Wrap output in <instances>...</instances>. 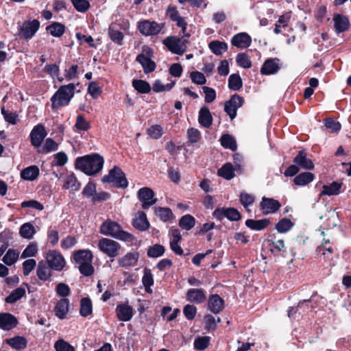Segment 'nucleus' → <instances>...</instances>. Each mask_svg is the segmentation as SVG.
I'll list each match as a JSON object with an SVG mask.
<instances>
[{"label":"nucleus","instance_id":"34","mask_svg":"<svg viewBox=\"0 0 351 351\" xmlns=\"http://www.w3.org/2000/svg\"><path fill=\"white\" fill-rule=\"evenodd\" d=\"M217 174L227 180L232 179L235 176L234 165L230 162L225 163L218 169Z\"/></svg>","mask_w":351,"mask_h":351},{"label":"nucleus","instance_id":"57","mask_svg":"<svg viewBox=\"0 0 351 351\" xmlns=\"http://www.w3.org/2000/svg\"><path fill=\"white\" fill-rule=\"evenodd\" d=\"M239 199L243 206L248 210V207L252 206L255 200L254 195L245 192H241L239 195Z\"/></svg>","mask_w":351,"mask_h":351},{"label":"nucleus","instance_id":"20","mask_svg":"<svg viewBox=\"0 0 351 351\" xmlns=\"http://www.w3.org/2000/svg\"><path fill=\"white\" fill-rule=\"evenodd\" d=\"M232 45L240 49L249 47L252 44V38L245 32L235 34L231 39Z\"/></svg>","mask_w":351,"mask_h":351},{"label":"nucleus","instance_id":"23","mask_svg":"<svg viewBox=\"0 0 351 351\" xmlns=\"http://www.w3.org/2000/svg\"><path fill=\"white\" fill-rule=\"evenodd\" d=\"M73 259L75 263L80 266L87 263H92L93 255L89 250H79L74 253Z\"/></svg>","mask_w":351,"mask_h":351},{"label":"nucleus","instance_id":"48","mask_svg":"<svg viewBox=\"0 0 351 351\" xmlns=\"http://www.w3.org/2000/svg\"><path fill=\"white\" fill-rule=\"evenodd\" d=\"M19 233L23 238L30 239L36 233L35 228L32 223H25L21 226Z\"/></svg>","mask_w":351,"mask_h":351},{"label":"nucleus","instance_id":"2","mask_svg":"<svg viewBox=\"0 0 351 351\" xmlns=\"http://www.w3.org/2000/svg\"><path fill=\"white\" fill-rule=\"evenodd\" d=\"M75 85L73 83L60 86L51 97L52 109L58 110L62 106H68L75 95Z\"/></svg>","mask_w":351,"mask_h":351},{"label":"nucleus","instance_id":"28","mask_svg":"<svg viewBox=\"0 0 351 351\" xmlns=\"http://www.w3.org/2000/svg\"><path fill=\"white\" fill-rule=\"evenodd\" d=\"M139 258V253L137 252H128L118 260L121 267L134 266Z\"/></svg>","mask_w":351,"mask_h":351},{"label":"nucleus","instance_id":"18","mask_svg":"<svg viewBox=\"0 0 351 351\" xmlns=\"http://www.w3.org/2000/svg\"><path fill=\"white\" fill-rule=\"evenodd\" d=\"M293 162L303 169L312 170L314 169V164L313 161L307 157V153L305 149L298 152L296 156L293 158Z\"/></svg>","mask_w":351,"mask_h":351},{"label":"nucleus","instance_id":"58","mask_svg":"<svg viewBox=\"0 0 351 351\" xmlns=\"http://www.w3.org/2000/svg\"><path fill=\"white\" fill-rule=\"evenodd\" d=\"M71 3L75 9L82 13L86 12L90 7L88 0H71Z\"/></svg>","mask_w":351,"mask_h":351},{"label":"nucleus","instance_id":"4","mask_svg":"<svg viewBox=\"0 0 351 351\" xmlns=\"http://www.w3.org/2000/svg\"><path fill=\"white\" fill-rule=\"evenodd\" d=\"M101 180L103 182L112 183V185L117 188L125 189L128 185L125 174L122 169L117 166H114L110 169L108 174L105 175Z\"/></svg>","mask_w":351,"mask_h":351},{"label":"nucleus","instance_id":"5","mask_svg":"<svg viewBox=\"0 0 351 351\" xmlns=\"http://www.w3.org/2000/svg\"><path fill=\"white\" fill-rule=\"evenodd\" d=\"M153 55V49L147 45H143L141 53L138 54L136 58V61L141 64L144 73L146 74L150 73L156 69V64L152 60Z\"/></svg>","mask_w":351,"mask_h":351},{"label":"nucleus","instance_id":"15","mask_svg":"<svg viewBox=\"0 0 351 351\" xmlns=\"http://www.w3.org/2000/svg\"><path fill=\"white\" fill-rule=\"evenodd\" d=\"M46 136L47 132L42 124L34 126L29 135L32 145L36 147H40Z\"/></svg>","mask_w":351,"mask_h":351},{"label":"nucleus","instance_id":"61","mask_svg":"<svg viewBox=\"0 0 351 351\" xmlns=\"http://www.w3.org/2000/svg\"><path fill=\"white\" fill-rule=\"evenodd\" d=\"M56 351H75V348L64 339H58L54 344Z\"/></svg>","mask_w":351,"mask_h":351},{"label":"nucleus","instance_id":"46","mask_svg":"<svg viewBox=\"0 0 351 351\" xmlns=\"http://www.w3.org/2000/svg\"><path fill=\"white\" fill-rule=\"evenodd\" d=\"M108 34L113 43L117 44L118 45H121L123 44L124 35L121 31L115 29L112 26H109Z\"/></svg>","mask_w":351,"mask_h":351},{"label":"nucleus","instance_id":"14","mask_svg":"<svg viewBox=\"0 0 351 351\" xmlns=\"http://www.w3.org/2000/svg\"><path fill=\"white\" fill-rule=\"evenodd\" d=\"M280 207V202L271 197H263L260 202V208L265 215L275 213Z\"/></svg>","mask_w":351,"mask_h":351},{"label":"nucleus","instance_id":"35","mask_svg":"<svg viewBox=\"0 0 351 351\" xmlns=\"http://www.w3.org/2000/svg\"><path fill=\"white\" fill-rule=\"evenodd\" d=\"M166 15L173 22L176 23L177 26L184 25L185 19L181 16L175 6L169 5L166 10Z\"/></svg>","mask_w":351,"mask_h":351},{"label":"nucleus","instance_id":"1","mask_svg":"<svg viewBox=\"0 0 351 351\" xmlns=\"http://www.w3.org/2000/svg\"><path fill=\"white\" fill-rule=\"evenodd\" d=\"M104 162V158L99 154H91L77 157L75 167L88 176H93L101 171Z\"/></svg>","mask_w":351,"mask_h":351},{"label":"nucleus","instance_id":"49","mask_svg":"<svg viewBox=\"0 0 351 351\" xmlns=\"http://www.w3.org/2000/svg\"><path fill=\"white\" fill-rule=\"evenodd\" d=\"M220 141L221 146L226 149H230L232 151H235L237 148L234 138L228 134L222 135Z\"/></svg>","mask_w":351,"mask_h":351},{"label":"nucleus","instance_id":"19","mask_svg":"<svg viewBox=\"0 0 351 351\" xmlns=\"http://www.w3.org/2000/svg\"><path fill=\"white\" fill-rule=\"evenodd\" d=\"M115 312L119 321L128 322L133 316V308L128 302L118 304Z\"/></svg>","mask_w":351,"mask_h":351},{"label":"nucleus","instance_id":"31","mask_svg":"<svg viewBox=\"0 0 351 351\" xmlns=\"http://www.w3.org/2000/svg\"><path fill=\"white\" fill-rule=\"evenodd\" d=\"M46 30L49 32L52 36L60 38L64 34L66 27L63 23L53 21L46 27Z\"/></svg>","mask_w":351,"mask_h":351},{"label":"nucleus","instance_id":"33","mask_svg":"<svg viewBox=\"0 0 351 351\" xmlns=\"http://www.w3.org/2000/svg\"><path fill=\"white\" fill-rule=\"evenodd\" d=\"M39 175V169L36 165H32L25 168L21 172V177L25 180L33 181L36 180Z\"/></svg>","mask_w":351,"mask_h":351},{"label":"nucleus","instance_id":"38","mask_svg":"<svg viewBox=\"0 0 351 351\" xmlns=\"http://www.w3.org/2000/svg\"><path fill=\"white\" fill-rule=\"evenodd\" d=\"M132 225L140 231H145L148 229L149 223L147 219L145 213L144 212L139 213L138 217L133 220Z\"/></svg>","mask_w":351,"mask_h":351},{"label":"nucleus","instance_id":"16","mask_svg":"<svg viewBox=\"0 0 351 351\" xmlns=\"http://www.w3.org/2000/svg\"><path fill=\"white\" fill-rule=\"evenodd\" d=\"M19 324L17 318L10 313H0V328L9 331L15 327Z\"/></svg>","mask_w":351,"mask_h":351},{"label":"nucleus","instance_id":"24","mask_svg":"<svg viewBox=\"0 0 351 351\" xmlns=\"http://www.w3.org/2000/svg\"><path fill=\"white\" fill-rule=\"evenodd\" d=\"M334 27L337 34L347 31L350 26V22L347 16L342 14H337L333 18Z\"/></svg>","mask_w":351,"mask_h":351},{"label":"nucleus","instance_id":"13","mask_svg":"<svg viewBox=\"0 0 351 351\" xmlns=\"http://www.w3.org/2000/svg\"><path fill=\"white\" fill-rule=\"evenodd\" d=\"M154 191L148 187H143L138 191V197L142 202V208L145 210L155 204L157 199L154 198Z\"/></svg>","mask_w":351,"mask_h":351},{"label":"nucleus","instance_id":"50","mask_svg":"<svg viewBox=\"0 0 351 351\" xmlns=\"http://www.w3.org/2000/svg\"><path fill=\"white\" fill-rule=\"evenodd\" d=\"M19 252L13 249H9L2 258L3 262L8 266L14 264L19 258Z\"/></svg>","mask_w":351,"mask_h":351},{"label":"nucleus","instance_id":"60","mask_svg":"<svg viewBox=\"0 0 351 351\" xmlns=\"http://www.w3.org/2000/svg\"><path fill=\"white\" fill-rule=\"evenodd\" d=\"M38 252L37 244L36 243H29L23 250L21 254L22 258L35 256Z\"/></svg>","mask_w":351,"mask_h":351},{"label":"nucleus","instance_id":"30","mask_svg":"<svg viewBox=\"0 0 351 351\" xmlns=\"http://www.w3.org/2000/svg\"><path fill=\"white\" fill-rule=\"evenodd\" d=\"M49 265H47V263L40 261L38 263L36 269V275L39 280L45 282L49 280L51 276V273L49 269Z\"/></svg>","mask_w":351,"mask_h":351},{"label":"nucleus","instance_id":"10","mask_svg":"<svg viewBox=\"0 0 351 351\" xmlns=\"http://www.w3.org/2000/svg\"><path fill=\"white\" fill-rule=\"evenodd\" d=\"M164 23L143 20L138 22V29L144 36H153L159 34L164 27Z\"/></svg>","mask_w":351,"mask_h":351},{"label":"nucleus","instance_id":"53","mask_svg":"<svg viewBox=\"0 0 351 351\" xmlns=\"http://www.w3.org/2000/svg\"><path fill=\"white\" fill-rule=\"evenodd\" d=\"M165 248L160 244H155L147 250V256L150 258H158L165 254Z\"/></svg>","mask_w":351,"mask_h":351},{"label":"nucleus","instance_id":"47","mask_svg":"<svg viewBox=\"0 0 351 351\" xmlns=\"http://www.w3.org/2000/svg\"><path fill=\"white\" fill-rule=\"evenodd\" d=\"M80 185L75 174L71 173L66 177L63 187L66 189H71L73 191H78Z\"/></svg>","mask_w":351,"mask_h":351},{"label":"nucleus","instance_id":"26","mask_svg":"<svg viewBox=\"0 0 351 351\" xmlns=\"http://www.w3.org/2000/svg\"><path fill=\"white\" fill-rule=\"evenodd\" d=\"M69 308V300L67 298H62L58 301L54 307V312L56 317L60 319L66 317Z\"/></svg>","mask_w":351,"mask_h":351},{"label":"nucleus","instance_id":"41","mask_svg":"<svg viewBox=\"0 0 351 351\" xmlns=\"http://www.w3.org/2000/svg\"><path fill=\"white\" fill-rule=\"evenodd\" d=\"M243 82L239 73H233L228 78V88L232 90H239L242 88Z\"/></svg>","mask_w":351,"mask_h":351},{"label":"nucleus","instance_id":"6","mask_svg":"<svg viewBox=\"0 0 351 351\" xmlns=\"http://www.w3.org/2000/svg\"><path fill=\"white\" fill-rule=\"evenodd\" d=\"M40 25L37 19L25 21L18 29L20 38L25 40L32 39L39 29Z\"/></svg>","mask_w":351,"mask_h":351},{"label":"nucleus","instance_id":"42","mask_svg":"<svg viewBox=\"0 0 351 351\" xmlns=\"http://www.w3.org/2000/svg\"><path fill=\"white\" fill-rule=\"evenodd\" d=\"M195 219L192 215L187 214L182 216L179 220V226L182 229L190 230L195 225Z\"/></svg>","mask_w":351,"mask_h":351},{"label":"nucleus","instance_id":"29","mask_svg":"<svg viewBox=\"0 0 351 351\" xmlns=\"http://www.w3.org/2000/svg\"><path fill=\"white\" fill-rule=\"evenodd\" d=\"M342 184H343L342 182H339L335 181V182H332L329 185H324L322 187L323 189H322V192L320 193L319 196H322V195L331 196V195H337L339 194Z\"/></svg>","mask_w":351,"mask_h":351},{"label":"nucleus","instance_id":"9","mask_svg":"<svg viewBox=\"0 0 351 351\" xmlns=\"http://www.w3.org/2000/svg\"><path fill=\"white\" fill-rule=\"evenodd\" d=\"M213 216L217 220L221 221L224 217L232 221H238L241 219V215L234 208H217L213 213Z\"/></svg>","mask_w":351,"mask_h":351},{"label":"nucleus","instance_id":"64","mask_svg":"<svg viewBox=\"0 0 351 351\" xmlns=\"http://www.w3.org/2000/svg\"><path fill=\"white\" fill-rule=\"evenodd\" d=\"M88 92L93 98L97 99L101 94V88L96 82H91L88 87Z\"/></svg>","mask_w":351,"mask_h":351},{"label":"nucleus","instance_id":"59","mask_svg":"<svg viewBox=\"0 0 351 351\" xmlns=\"http://www.w3.org/2000/svg\"><path fill=\"white\" fill-rule=\"evenodd\" d=\"M209 342L210 337L207 336L196 338L194 341V348L197 350H204L208 348Z\"/></svg>","mask_w":351,"mask_h":351},{"label":"nucleus","instance_id":"17","mask_svg":"<svg viewBox=\"0 0 351 351\" xmlns=\"http://www.w3.org/2000/svg\"><path fill=\"white\" fill-rule=\"evenodd\" d=\"M280 69V59L278 58L267 59L261 69L262 75H274Z\"/></svg>","mask_w":351,"mask_h":351},{"label":"nucleus","instance_id":"54","mask_svg":"<svg viewBox=\"0 0 351 351\" xmlns=\"http://www.w3.org/2000/svg\"><path fill=\"white\" fill-rule=\"evenodd\" d=\"M156 215L163 221H168L173 217V213L169 208L158 207L155 210Z\"/></svg>","mask_w":351,"mask_h":351},{"label":"nucleus","instance_id":"7","mask_svg":"<svg viewBox=\"0 0 351 351\" xmlns=\"http://www.w3.org/2000/svg\"><path fill=\"white\" fill-rule=\"evenodd\" d=\"M187 43L186 39L175 36H169L163 40L164 45L171 53L180 56L185 52Z\"/></svg>","mask_w":351,"mask_h":351},{"label":"nucleus","instance_id":"44","mask_svg":"<svg viewBox=\"0 0 351 351\" xmlns=\"http://www.w3.org/2000/svg\"><path fill=\"white\" fill-rule=\"evenodd\" d=\"M324 126L329 133H338L341 129V125L333 118L328 117L324 119Z\"/></svg>","mask_w":351,"mask_h":351},{"label":"nucleus","instance_id":"43","mask_svg":"<svg viewBox=\"0 0 351 351\" xmlns=\"http://www.w3.org/2000/svg\"><path fill=\"white\" fill-rule=\"evenodd\" d=\"M294 226V223L288 218H282L276 224V229L279 233L289 232Z\"/></svg>","mask_w":351,"mask_h":351},{"label":"nucleus","instance_id":"55","mask_svg":"<svg viewBox=\"0 0 351 351\" xmlns=\"http://www.w3.org/2000/svg\"><path fill=\"white\" fill-rule=\"evenodd\" d=\"M58 144L52 138H47L44 142V144L41 148V152L43 154H48L51 152L58 150Z\"/></svg>","mask_w":351,"mask_h":351},{"label":"nucleus","instance_id":"12","mask_svg":"<svg viewBox=\"0 0 351 351\" xmlns=\"http://www.w3.org/2000/svg\"><path fill=\"white\" fill-rule=\"evenodd\" d=\"M49 267L55 271H62L66 265L63 256L56 250H50L46 256Z\"/></svg>","mask_w":351,"mask_h":351},{"label":"nucleus","instance_id":"62","mask_svg":"<svg viewBox=\"0 0 351 351\" xmlns=\"http://www.w3.org/2000/svg\"><path fill=\"white\" fill-rule=\"evenodd\" d=\"M192 82L197 85H204L206 83V79L204 73L195 71H192L190 74Z\"/></svg>","mask_w":351,"mask_h":351},{"label":"nucleus","instance_id":"45","mask_svg":"<svg viewBox=\"0 0 351 351\" xmlns=\"http://www.w3.org/2000/svg\"><path fill=\"white\" fill-rule=\"evenodd\" d=\"M25 295L24 288L19 287L13 290L11 293L5 299L6 303L13 304L21 299Z\"/></svg>","mask_w":351,"mask_h":351},{"label":"nucleus","instance_id":"51","mask_svg":"<svg viewBox=\"0 0 351 351\" xmlns=\"http://www.w3.org/2000/svg\"><path fill=\"white\" fill-rule=\"evenodd\" d=\"M1 112L3 116L5 121L10 124L16 125L19 121V115L16 112H12L5 109V107L3 106L1 108Z\"/></svg>","mask_w":351,"mask_h":351},{"label":"nucleus","instance_id":"32","mask_svg":"<svg viewBox=\"0 0 351 351\" xmlns=\"http://www.w3.org/2000/svg\"><path fill=\"white\" fill-rule=\"evenodd\" d=\"M5 341L11 348L17 350L25 349L27 345V339L21 336H16L12 338L7 339Z\"/></svg>","mask_w":351,"mask_h":351},{"label":"nucleus","instance_id":"11","mask_svg":"<svg viewBox=\"0 0 351 351\" xmlns=\"http://www.w3.org/2000/svg\"><path fill=\"white\" fill-rule=\"evenodd\" d=\"M243 102L244 99L236 93L225 102L224 111L229 115L231 120L236 117L237 110L243 106Z\"/></svg>","mask_w":351,"mask_h":351},{"label":"nucleus","instance_id":"25","mask_svg":"<svg viewBox=\"0 0 351 351\" xmlns=\"http://www.w3.org/2000/svg\"><path fill=\"white\" fill-rule=\"evenodd\" d=\"M198 121L202 126L206 128H209L211 126L213 117L207 106H203L201 107L199 112Z\"/></svg>","mask_w":351,"mask_h":351},{"label":"nucleus","instance_id":"8","mask_svg":"<svg viewBox=\"0 0 351 351\" xmlns=\"http://www.w3.org/2000/svg\"><path fill=\"white\" fill-rule=\"evenodd\" d=\"M98 247L104 254L110 258H114L119 254L121 245L114 240L102 238L99 241Z\"/></svg>","mask_w":351,"mask_h":351},{"label":"nucleus","instance_id":"39","mask_svg":"<svg viewBox=\"0 0 351 351\" xmlns=\"http://www.w3.org/2000/svg\"><path fill=\"white\" fill-rule=\"evenodd\" d=\"M93 313V304L89 298H82L80 300V314L86 317Z\"/></svg>","mask_w":351,"mask_h":351},{"label":"nucleus","instance_id":"63","mask_svg":"<svg viewBox=\"0 0 351 351\" xmlns=\"http://www.w3.org/2000/svg\"><path fill=\"white\" fill-rule=\"evenodd\" d=\"M317 252L323 255L326 258L330 260L332 258V254L334 253V248L326 245H321L317 247Z\"/></svg>","mask_w":351,"mask_h":351},{"label":"nucleus","instance_id":"52","mask_svg":"<svg viewBox=\"0 0 351 351\" xmlns=\"http://www.w3.org/2000/svg\"><path fill=\"white\" fill-rule=\"evenodd\" d=\"M74 127L77 131H88L90 128V124L84 115L78 114Z\"/></svg>","mask_w":351,"mask_h":351},{"label":"nucleus","instance_id":"27","mask_svg":"<svg viewBox=\"0 0 351 351\" xmlns=\"http://www.w3.org/2000/svg\"><path fill=\"white\" fill-rule=\"evenodd\" d=\"M270 223L269 219H262L258 220L247 219L245 221V226L252 230L261 231L265 229Z\"/></svg>","mask_w":351,"mask_h":351},{"label":"nucleus","instance_id":"40","mask_svg":"<svg viewBox=\"0 0 351 351\" xmlns=\"http://www.w3.org/2000/svg\"><path fill=\"white\" fill-rule=\"evenodd\" d=\"M132 84L133 88L139 93L147 94L151 91V86L145 80L134 79Z\"/></svg>","mask_w":351,"mask_h":351},{"label":"nucleus","instance_id":"21","mask_svg":"<svg viewBox=\"0 0 351 351\" xmlns=\"http://www.w3.org/2000/svg\"><path fill=\"white\" fill-rule=\"evenodd\" d=\"M207 306L212 313H219L224 308V300L218 294H212L209 296Z\"/></svg>","mask_w":351,"mask_h":351},{"label":"nucleus","instance_id":"36","mask_svg":"<svg viewBox=\"0 0 351 351\" xmlns=\"http://www.w3.org/2000/svg\"><path fill=\"white\" fill-rule=\"evenodd\" d=\"M209 49L216 56H220L228 50V44L226 42L213 40L208 44Z\"/></svg>","mask_w":351,"mask_h":351},{"label":"nucleus","instance_id":"56","mask_svg":"<svg viewBox=\"0 0 351 351\" xmlns=\"http://www.w3.org/2000/svg\"><path fill=\"white\" fill-rule=\"evenodd\" d=\"M237 64L244 69H249L252 66V62L248 56L245 53H239L236 57Z\"/></svg>","mask_w":351,"mask_h":351},{"label":"nucleus","instance_id":"37","mask_svg":"<svg viewBox=\"0 0 351 351\" xmlns=\"http://www.w3.org/2000/svg\"><path fill=\"white\" fill-rule=\"evenodd\" d=\"M315 176L311 172H303L297 175L293 182L298 186H305L314 180Z\"/></svg>","mask_w":351,"mask_h":351},{"label":"nucleus","instance_id":"3","mask_svg":"<svg viewBox=\"0 0 351 351\" xmlns=\"http://www.w3.org/2000/svg\"><path fill=\"white\" fill-rule=\"evenodd\" d=\"M100 233L127 242L132 241L134 239L132 234L123 230L117 222L110 219L101 225Z\"/></svg>","mask_w":351,"mask_h":351},{"label":"nucleus","instance_id":"22","mask_svg":"<svg viewBox=\"0 0 351 351\" xmlns=\"http://www.w3.org/2000/svg\"><path fill=\"white\" fill-rule=\"evenodd\" d=\"M186 300L191 303L202 304L206 300V296L202 289H189L186 293Z\"/></svg>","mask_w":351,"mask_h":351}]
</instances>
